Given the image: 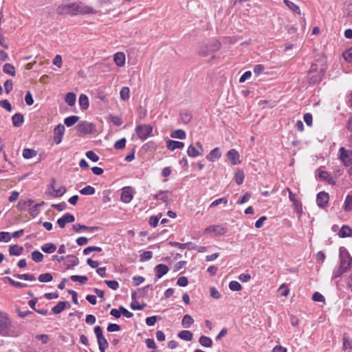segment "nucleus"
Returning <instances> with one entry per match:
<instances>
[{
    "label": "nucleus",
    "mask_w": 352,
    "mask_h": 352,
    "mask_svg": "<svg viewBox=\"0 0 352 352\" xmlns=\"http://www.w3.org/2000/svg\"><path fill=\"white\" fill-rule=\"evenodd\" d=\"M41 250L45 253L52 254L56 250V245L53 243H47L41 248Z\"/></svg>",
    "instance_id": "26"
},
{
    "label": "nucleus",
    "mask_w": 352,
    "mask_h": 352,
    "mask_svg": "<svg viewBox=\"0 0 352 352\" xmlns=\"http://www.w3.org/2000/svg\"><path fill=\"white\" fill-rule=\"evenodd\" d=\"M12 124L15 127L21 126L24 122V117L23 114L16 113L12 117Z\"/></svg>",
    "instance_id": "19"
},
{
    "label": "nucleus",
    "mask_w": 352,
    "mask_h": 352,
    "mask_svg": "<svg viewBox=\"0 0 352 352\" xmlns=\"http://www.w3.org/2000/svg\"><path fill=\"white\" fill-rule=\"evenodd\" d=\"M120 98L122 100H126L130 96V89L127 87H124L121 89L120 92Z\"/></svg>",
    "instance_id": "45"
},
{
    "label": "nucleus",
    "mask_w": 352,
    "mask_h": 352,
    "mask_svg": "<svg viewBox=\"0 0 352 352\" xmlns=\"http://www.w3.org/2000/svg\"><path fill=\"white\" fill-rule=\"evenodd\" d=\"M74 5L76 16L97 13L95 8L82 1H74Z\"/></svg>",
    "instance_id": "5"
},
{
    "label": "nucleus",
    "mask_w": 352,
    "mask_h": 352,
    "mask_svg": "<svg viewBox=\"0 0 352 352\" xmlns=\"http://www.w3.org/2000/svg\"><path fill=\"white\" fill-rule=\"evenodd\" d=\"M226 157L232 165H238L241 163L239 153L234 148L228 151Z\"/></svg>",
    "instance_id": "11"
},
{
    "label": "nucleus",
    "mask_w": 352,
    "mask_h": 352,
    "mask_svg": "<svg viewBox=\"0 0 352 352\" xmlns=\"http://www.w3.org/2000/svg\"><path fill=\"white\" fill-rule=\"evenodd\" d=\"M343 209L345 212H350L352 210V194L346 195L344 202Z\"/></svg>",
    "instance_id": "33"
},
{
    "label": "nucleus",
    "mask_w": 352,
    "mask_h": 352,
    "mask_svg": "<svg viewBox=\"0 0 352 352\" xmlns=\"http://www.w3.org/2000/svg\"><path fill=\"white\" fill-rule=\"evenodd\" d=\"M251 194L249 192H246L243 197L239 199L236 202L238 205H242L246 203L250 198Z\"/></svg>",
    "instance_id": "62"
},
{
    "label": "nucleus",
    "mask_w": 352,
    "mask_h": 352,
    "mask_svg": "<svg viewBox=\"0 0 352 352\" xmlns=\"http://www.w3.org/2000/svg\"><path fill=\"white\" fill-rule=\"evenodd\" d=\"M11 235L8 232H0V242L8 243L11 240Z\"/></svg>",
    "instance_id": "54"
},
{
    "label": "nucleus",
    "mask_w": 352,
    "mask_h": 352,
    "mask_svg": "<svg viewBox=\"0 0 352 352\" xmlns=\"http://www.w3.org/2000/svg\"><path fill=\"white\" fill-rule=\"evenodd\" d=\"M100 229V227H99V226L89 227V226H87L85 225L80 224V223H76V224L73 225V230L76 232H78V233L80 232L82 230H87L90 232H94L95 231L99 230Z\"/></svg>",
    "instance_id": "18"
},
{
    "label": "nucleus",
    "mask_w": 352,
    "mask_h": 352,
    "mask_svg": "<svg viewBox=\"0 0 352 352\" xmlns=\"http://www.w3.org/2000/svg\"><path fill=\"white\" fill-rule=\"evenodd\" d=\"M114 62L118 67H122L125 64L126 57L123 52H117L114 54Z\"/></svg>",
    "instance_id": "20"
},
{
    "label": "nucleus",
    "mask_w": 352,
    "mask_h": 352,
    "mask_svg": "<svg viewBox=\"0 0 352 352\" xmlns=\"http://www.w3.org/2000/svg\"><path fill=\"white\" fill-rule=\"evenodd\" d=\"M166 192H168V191H160L159 193L154 195V199L167 203L168 201V197L166 194Z\"/></svg>",
    "instance_id": "46"
},
{
    "label": "nucleus",
    "mask_w": 352,
    "mask_h": 352,
    "mask_svg": "<svg viewBox=\"0 0 352 352\" xmlns=\"http://www.w3.org/2000/svg\"><path fill=\"white\" fill-rule=\"evenodd\" d=\"M329 195L324 191H321L317 194L316 203L318 207L324 208L328 204Z\"/></svg>",
    "instance_id": "12"
},
{
    "label": "nucleus",
    "mask_w": 352,
    "mask_h": 352,
    "mask_svg": "<svg viewBox=\"0 0 352 352\" xmlns=\"http://www.w3.org/2000/svg\"><path fill=\"white\" fill-rule=\"evenodd\" d=\"M3 72L5 74H9L12 76L16 75L15 67L10 63H6L3 67Z\"/></svg>",
    "instance_id": "40"
},
{
    "label": "nucleus",
    "mask_w": 352,
    "mask_h": 352,
    "mask_svg": "<svg viewBox=\"0 0 352 352\" xmlns=\"http://www.w3.org/2000/svg\"><path fill=\"white\" fill-rule=\"evenodd\" d=\"M166 146L170 151H174L177 148H182L184 144L182 142L169 140L166 142Z\"/></svg>",
    "instance_id": "23"
},
{
    "label": "nucleus",
    "mask_w": 352,
    "mask_h": 352,
    "mask_svg": "<svg viewBox=\"0 0 352 352\" xmlns=\"http://www.w3.org/2000/svg\"><path fill=\"white\" fill-rule=\"evenodd\" d=\"M339 158L344 166H349L352 163V151L344 147H341L339 149Z\"/></svg>",
    "instance_id": "10"
},
{
    "label": "nucleus",
    "mask_w": 352,
    "mask_h": 352,
    "mask_svg": "<svg viewBox=\"0 0 352 352\" xmlns=\"http://www.w3.org/2000/svg\"><path fill=\"white\" fill-rule=\"evenodd\" d=\"M214 232L216 235L222 236L227 232V228L221 225L210 226L205 229V232Z\"/></svg>",
    "instance_id": "15"
},
{
    "label": "nucleus",
    "mask_w": 352,
    "mask_h": 352,
    "mask_svg": "<svg viewBox=\"0 0 352 352\" xmlns=\"http://www.w3.org/2000/svg\"><path fill=\"white\" fill-rule=\"evenodd\" d=\"M56 12L59 15L76 16L74 2L60 4L57 7Z\"/></svg>",
    "instance_id": "6"
},
{
    "label": "nucleus",
    "mask_w": 352,
    "mask_h": 352,
    "mask_svg": "<svg viewBox=\"0 0 352 352\" xmlns=\"http://www.w3.org/2000/svg\"><path fill=\"white\" fill-rule=\"evenodd\" d=\"M312 299L316 302H324L325 301L324 297L318 292L314 293Z\"/></svg>",
    "instance_id": "60"
},
{
    "label": "nucleus",
    "mask_w": 352,
    "mask_h": 352,
    "mask_svg": "<svg viewBox=\"0 0 352 352\" xmlns=\"http://www.w3.org/2000/svg\"><path fill=\"white\" fill-rule=\"evenodd\" d=\"M178 337L186 341H191L193 338V334L190 331L182 330L178 333Z\"/></svg>",
    "instance_id": "32"
},
{
    "label": "nucleus",
    "mask_w": 352,
    "mask_h": 352,
    "mask_svg": "<svg viewBox=\"0 0 352 352\" xmlns=\"http://www.w3.org/2000/svg\"><path fill=\"white\" fill-rule=\"evenodd\" d=\"M76 129L80 135L91 134L96 132V126L87 121H82L76 126Z\"/></svg>",
    "instance_id": "8"
},
{
    "label": "nucleus",
    "mask_w": 352,
    "mask_h": 352,
    "mask_svg": "<svg viewBox=\"0 0 352 352\" xmlns=\"http://www.w3.org/2000/svg\"><path fill=\"white\" fill-rule=\"evenodd\" d=\"M290 201H292L295 207L296 211L301 214L302 213V205L301 201L298 199L296 194L293 192H290V196L289 197Z\"/></svg>",
    "instance_id": "16"
},
{
    "label": "nucleus",
    "mask_w": 352,
    "mask_h": 352,
    "mask_svg": "<svg viewBox=\"0 0 352 352\" xmlns=\"http://www.w3.org/2000/svg\"><path fill=\"white\" fill-rule=\"evenodd\" d=\"M43 257V254L38 250L32 252V258L36 263L41 262Z\"/></svg>",
    "instance_id": "48"
},
{
    "label": "nucleus",
    "mask_w": 352,
    "mask_h": 352,
    "mask_svg": "<svg viewBox=\"0 0 352 352\" xmlns=\"http://www.w3.org/2000/svg\"><path fill=\"white\" fill-rule=\"evenodd\" d=\"M153 131V127L149 124H140L135 128V133L142 140H146Z\"/></svg>",
    "instance_id": "7"
},
{
    "label": "nucleus",
    "mask_w": 352,
    "mask_h": 352,
    "mask_svg": "<svg viewBox=\"0 0 352 352\" xmlns=\"http://www.w3.org/2000/svg\"><path fill=\"white\" fill-rule=\"evenodd\" d=\"M4 280H7L10 285H12L16 288H23V287H26L28 286L27 284L15 281L13 279H12L10 277H8V276L4 278Z\"/></svg>",
    "instance_id": "42"
},
{
    "label": "nucleus",
    "mask_w": 352,
    "mask_h": 352,
    "mask_svg": "<svg viewBox=\"0 0 352 352\" xmlns=\"http://www.w3.org/2000/svg\"><path fill=\"white\" fill-rule=\"evenodd\" d=\"M66 258L71 260V263L69 264H67L65 267L66 270L72 269L79 264L78 258L74 254L67 255Z\"/></svg>",
    "instance_id": "27"
},
{
    "label": "nucleus",
    "mask_w": 352,
    "mask_h": 352,
    "mask_svg": "<svg viewBox=\"0 0 352 352\" xmlns=\"http://www.w3.org/2000/svg\"><path fill=\"white\" fill-rule=\"evenodd\" d=\"M221 43L216 39L204 40L197 45V54L201 56H207L219 50Z\"/></svg>",
    "instance_id": "3"
},
{
    "label": "nucleus",
    "mask_w": 352,
    "mask_h": 352,
    "mask_svg": "<svg viewBox=\"0 0 352 352\" xmlns=\"http://www.w3.org/2000/svg\"><path fill=\"white\" fill-rule=\"evenodd\" d=\"M338 235L340 238H346L352 236V228L349 226L344 225L339 230Z\"/></svg>",
    "instance_id": "22"
},
{
    "label": "nucleus",
    "mask_w": 352,
    "mask_h": 352,
    "mask_svg": "<svg viewBox=\"0 0 352 352\" xmlns=\"http://www.w3.org/2000/svg\"><path fill=\"white\" fill-rule=\"evenodd\" d=\"M86 156L88 159L90 160L96 162L98 161L99 157L98 156L92 151H89L86 153Z\"/></svg>",
    "instance_id": "63"
},
{
    "label": "nucleus",
    "mask_w": 352,
    "mask_h": 352,
    "mask_svg": "<svg viewBox=\"0 0 352 352\" xmlns=\"http://www.w3.org/2000/svg\"><path fill=\"white\" fill-rule=\"evenodd\" d=\"M325 69L322 67L318 69L316 64H312L309 71V78L311 82L316 83L320 82L324 75Z\"/></svg>",
    "instance_id": "4"
},
{
    "label": "nucleus",
    "mask_w": 352,
    "mask_h": 352,
    "mask_svg": "<svg viewBox=\"0 0 352 352\" xmlns=\"http://www.w3.org/2000/svg\"><path fill=\"white\" fill-rule=\"evenodd\" d=\"M65 102L69 106H70V107L74 106L76 104V94L72 92L67 93L65 96Z\"/></svg>",
    "instance_id": "37"
},
{
    "label": "nucleus",
    "mask_w": 352,
    "mask_h": 352,
    "mask_svg": "<svg viewBox=\"0 0 352 352\" xmlns=\"http://www.w3.org/2000/svg\"><path fill=\"white\" fill-rule=\"evenodd\" d=\"M0 106L2 108L6 109L9 112H10L12 110V105L8 100H0Z\"/></svg>",
    "instance_id": "58"
},
{
    "label": "nucleus",
    "mask_w": 352,
    "mask_h": 352,
    "mask_svg": "<svg viewBox=\"0 0 352 352\" xmlns=\"http://www.w3.org/2000/svg\"><path fill=\"white\" fill-rule=\"evenodd\" d=\"M38 280L41 283H49L53 280V276L50 272L41 274L38 276Z\"/></svg>",
    "instance_id": "44"
},
{
    "label": "nucleus",
    "mask_w": 352,
    "mask_h": 352,
    "mask_svg": "<svg viewBox=\"0 0 352 352\" xmlns=\"http://www.w3.org/2000/svg\"><path fill=\"white\" fill-rule=\"evenodd\" d=\"M62 217L64 219L66 223H73L75 221L74 216L69 212L64 214Z\"/></svg>",
    "instance_id": "64"
},
{
    "label": "nucleus",
    "mask_w": 352,
    "mask_h": 352,
    "mask_svg": "<svg viewBox=\"0 0 352 352\" xmlns=\"http://www.w3.org/2000/svg\"><path fill=\"white\" fill-rule=\"evenodd\" d=\"M170 137L172 138L184 140L186 137V134L184 130L177 129L170 133Z\"/></svg>",
    "instance_id": "35"
},
{
    "label": "nucleus",
    "mask_w": 352,
    "mask_h": 352,
    "mask_svg": "<svg viewBox=\"0 0 352 352\" xmlns=\"http://www.w3.org/2000/svg\"><path fill=\"white\" fill-rule=\"evenodd\" d=\"M79 105L82 109H87L89 106V98L85 94H80L79 97Z\"/></svg>",
    "instance_id": "30"
},
{
    "label": "nucleus",
    "mask_w": 352,
    "mask_h": 352,
    "mask_svg": "<svg viewBox=\"0 0 352 352\" xmlns=\"http://www.w3.org/2000/svg\"><path fill=\"white\" fill-rule=\"evenodd\" d=\"M153 256V252L151 251H145L140 256V261L141 262L150 260Z\"/></svg>",
    "instance_id": "53"
},
{
    "label": "nucleus",
    "mask_w": 352,
    "mask_h": 352,
    "mask_svg": "<svg viewBox=\"0 0 352 352\" xmlns=\"http://www.w3.org/2000/svg\"><path fill=\"white\" fill-rule=\"evenodd\" d=\"M23 248L18 245H12L9 248V254L12 256H20L23 254Z\"/></svg>",
    "instance_id": "24"
},
{
    "label": "nucleus",
    "mask_w": 352,
    "mask_h": 352,
    "mask_svg": "<svg viewBox=\"0 0 352 352\" xmlns=\"http://www.w3.org/2000/svg\"><path fill=\"white\" fill-rule=\"evenodd\" d=\"M229 288L232 291L239 292V291L241 290L242 286L241 285V284L239 282H237L236 280H232L229 283Z\"/></svg>",
    "instance_id": "51"
},
{
    "label": "nucleus",
    "mask_w": 352,
    "mask_h": 352,
    "mask_svg": "<svg viewBox=\"0 0 352 352\" xmlns=\"http://www.w3.org/2000/svg\"><path fill=\"white\" fill-rule=\"evenodd\" d=\"M94 251L100 252L102 251V248L100 247H97V246H89L83 250V254L85 255H87L91 252H94Z\"/></svg>",
    "instance_id": "57"
},
{
    "label": "nucleus",
    "mask_w": 352,
    "mask_h": 352,
    "mask_svg": "<svg viewBox=\"0 0 352 352\" xmlns=\"http://www.w3.org/2000/svg\"><path fill=\"white\" fill-rule=\"evenodd\" d=\"M34 203V200L28 199L27 201H19L17 204L16 208L20 211H25L28 207L31 206Z\"/></svg>",
    "instance_id": "28"
},
{
    "label": "nucleus",
    "mask_w": 352,
    "mask_h": 352,
    "mask_svg": "<svg viewBox=\"0 0 352 352\" xmlns=\"http://www.w3.org/2000/svg\"><path fill=\"white\" fill-rule=\"evenodd\" d=\"M65 126L62 124H59L54 129V142L56 144L61 142L64 133Z\"/></svg>",
    "instance_id": "13"
},
{
    "label": "nucleus",
    "mask_w": 352,
    "mask_h": 352,
    "mask_svg": "<svg viewBox=\"0 0 352 352\" xmlns=\"http://www.w3.org/2000/svg\"><path fill=\"white\" fill-rule=\"evenodd\" d=\"M99 350L100 352H105L106 349L109 346V343L104 336L97 340Z\"/></svg>",
    "instance_id": "39"
},
{
    "label": "nucleus",
    "mask_w": 352,
    "mask_h": 352,
    "mask_svg": "<svg viewBox=\"0 0 352 352\" xmlns=\"http://www.w3.org/2000/svg\"><path fill=\"white\" fill-rule=\"evenodd\" d=\"M199 344L204 347H211L212 346V340L210 337L206 336H200L199 339Z\"/></svg>",
    "instance_id": "31"
},
{
    "label": "nucleus",
    "mask_w": 352,
    "mask_h": 352,
    "mask_svg": "<svg viewBox=\"0 0 352 352\" xmlns=\"http://www.w3.org/2000/svg\"><path fill=\"white\" fill-rule=\"evenodd\" d=\"M22 333L17 324H13L9 316L0 310V336L3 337H18Z\"/></svg>",
    "instance_id": "2"
},
{
    "label": "nucleus",
    "mask_w": 352,
    "mask_h": 352,
    "mask_svg": "<svg viewBox=\"0 0 352 352\" xmlns=\"http://www.w3.org/2000/svg\"><path fill=\"white\" fill-rule=\"evenodd\" d=\"M80 193L85 195H91L95 193V188L91 186H87L80 190Z\"/></svg>",
    "instance_id": "49"
},
{
    "label": "nucleus",
    "mask_w": 352,
    "mask_h": 352,
    "mask_svg": "<svg viewBox=\"0 0 352 352\" xmlns=\"http://www.w3.org/2000/svg\"><path fill=\"white\" fill-rule=\"evenodd\" d=\"M37 155V151L32 148H25L23 151L22 155L25 159H31Z\"/></svg>",
    "instance_id": "43"
},
{
    "label": "nucleus",
    "mask_w": 352,
    "mask_h": 352,
    "mask_svg": "<svg viewBox=\"0 0 352 352\" xmlns=\"http://www.w3.org/2000/svg\"><path fill=\"white\" fill-rule=\"evenodd\" d=\"M343 349L347 352H352V339L346 333L343 335Z\"/></svg>",
    "instance_id": "25"
},
{
    "label": "nucleus",
    "mask_w": 352,
    "mask_h": 352,
    "mask_svg": "<svg viewBox=\"0 0 352 352\" xmlns=\"http://www.w3.org/2000/svg\"><path fill=\"white\" fill-rule=\"evenodd\" d=\"M161 217H162L161 213H160L158 215H156V216H151L149 218V221H148L149 225L153 228H155L158 225V223H159V221H160Z\"/></svg>",
    "instance_id": "50"
},
{
    "label": "nucleus",
    "mask_w": 352,
    "mask_h": 352,
    "mask_svg": "<svg viewBox=\"0 0 352 352\" xmlns=\"http://www.w3.org/2000/svg\"><path fill=\"white\" fill-rule=\"evenodd\" d=\"M126 146V139L125 138H122L119 140H118L117 142H116V143L114 144V148L116 149H122L125 147Z\"/></svg>",
    "instance_id": "61"
},
{
    "label": "nucleus",
    "mask_w": 352,
    "mask_h": 352,
    "mask_svg": "<svg viewBox=\"0 0 352 352\" xmlns=\"http://www.w3.org/2000/svg\"><path fill=\"white\" fill-rule=\"evenodd\" d=\"M194 323V319L188 314L184 316L182 324L184 328H189Z\"/></svg>",
    "instance_id": "36"
},
{
    "label": "nucleus",
    "mask_w": 352,
    "mask_h": 352,
    "mask_svg": "<svg viewBox=\"0 0 352 352\" xmlns=\"http://www.w3.org/2000/svg\"><path fill=\"white\" fill-rule=\"evenodd\" d=\"M154 270L155 272V279L158 280L166 274L169 269L165 264H158L155 267Z\"/></svg>",
    "instance_id": "17"
},
{
    "label": "nucleus",
    "mask_w": 352,
    "mask_h": 352,
    "mask_svg": "<svg viewBox=\"0 0 352 352\" xmlns=\"http://www.w3.org/2000/svg\"><path fill=\"white\" fill-rule=\"evenodd\" d=\"M221 153L220 148L217 147L212 150L209 154L206 156L207 160L210 162H214L220 158Z\"/></svg>",
    "instance_id": "21"
},
{
    "label": "nucleus",
    "mask_w": 352,
    "mask_h": 352,
    "mask_svg": "<svg viewBox=\"0 0 352 352\" xmlns=\"http://www.w3.org/2000/svg\"><path fill=\"white\" fill-rule=\"evenodd\" d=\"M228 203V199L226 197H221L213 201L210 205V208H214L215 206H219L221 204H226Z\"/></svg>",
    "instance_id": "56"
},
{
    "label": "nucleus",
    "mask_w": 352,
    "mask_h": 352,
    "mask_svg": "<svg viewBox=\"0 0 352 352\" xmlns=\"http://www.w3.org/2000/svg\"><path fill=\"white\" fill-rule=\"evenodd\" d=\"M79 120V117L77 116H72L66 118L64 120V123L67 127L72 126Z\"/></svg>",
    "instance_id": "41"
},
{
    "label": "nucleus",
    "mask_w": 352,
    "mask_h": 352,
    "mask_svg": "<svg viewBox=\"0 0 352 352\" xmlns=\"http://www.w3.org/2000/svg\"><path fill=\"white\" fill-rule=\"evenodd\" d=\"M105 284L113 290H117L119 288V283L116 280H104Z\"/></svg>",
    "instance_id": "55"
},
{
    "label": "nucleus",
    "mask_w": 352,
    "mask_h": 352,
    "mask_svg": "<svg viewBox=\"0 0 352 352\" xmlns=\"http://www.w3.org/2000/svg\"><path fill=\"white\" fill-rule=\"evenodd\" d=\"M55 184V179H52L48 188V195L53 197H60L65 193L66 188L64 186H60L58 189H56L54 186Z\"/></svg>",
    "instance_id": "9"
},
{
    "label": "nucleus",
    "mask_w": 352,
    "mask_h": 352,
    "mask_svg": "<svg viewBox=\"0 0 352 352\" xmlns=\"http://www.w3.org/2000/svg\"><path fill=\"white\" fill-rule=\"evenodd\" d=\"M180 118L183 122L188 123L192 119V115L188 111H183L180 113Z\"/></svg>",
    "instance_id": "52"
},
{
    "label": "nucleus",
    "mask_w": 352,
    "mask_h": 352,
    "mask_svg": "<svg viewBox=\"0 0 352 352\" xmlns=\"http://www.w3.org/2000/svg\"><path fill=\"white\" fill-rule=\"evenodd\" d=\"M133 190L130 186H126L122 188L120 199L125 204L129 203L133 199Z\"/></svg>",
    "instance_id": "14"
},
{
    "label": "nucleus",
    "mask_w": 352,
    "mask_h": 352,
    "mask_svg": "<svg viewBox=\"0 0 352 352\" xmlns=\"http://www.w3.org/2000/svg\"><path fill=\"white\" fill-rule=\"evenodd\" d=\"M344 58L347 61V62H351L352 61V47H350L349 49L345 50L344 52H343V54H342Z\"/></svg>",
    "instance_id": "59"
},
{
    "label": "nucleus",
    "mask_w": 352,
    "mask_h": 352,
    "mask_svg": "<svg viewBox=\"0 0 352 352\" xmlns=\"http://www.w3.org/2000/svg\"><path fill=\"white\" fill-rule=\"evenodd\" d=\"M67 303V302L65 301L58 302V304L52 308V312L55 314L61 313L65 309Z\"/></svg>",
    "instance_id": "38"
},
{
    "label": "nucleus",
    "mask_w": 352,
    "mask_h": 352,
    "mask_svg": "<svg viewBox=\"0 0 352 352\" xmlns=\"http://www.w3.org/2000/svg\"><path fill=\"white\" fill-rule=\"evenodd\" d=\"M187 153L188 156L192 157H196L197 156L201 155L203 153L199 151L195 146L190 144L187 150Z\"/></svg>",
    "instance_id": "34"
},
{
    "label": "nucleus",
    "mask_w": 352,
    "mask_h": 352,
    "mask_svg": "<svg viewBox=\"0 0 352 352\" xmlns=\"http://www.w3.org/2000/svg\"><path fill=\"white\" fill-rule=\"evenodd\" d=\"M283 3L285 4V6L293 12L300 14V9L298 6L296 5L294 3L289 1V0H284Z\"/></svg>",
    "instance_id": "29"
},
{
    "label": "nucleus",
    "mask_w": 352,
    "mask_h": 352,
    "mask_svg": "<svg viewBox=\"0 0 352 352\" xmlns=\"http://www.w3.org/2000/svg\"><path fill=\"white\" fill-rule=\"evenodd\" d=\"M352 268V256L345 247L339 248L338 265L333 271L332 279L341 277Z\"/></svg>",
    "instance_id": "1"
},
{
    "label": "nucleus",
    "mask_w": 352,
    "mask_h": 352,
    "mask_svg": "<svg viewBox=\"0 0 352 352\" xmlns=\"http://www.w3.org/2000/svg\"><path fill=\"white\" fill-rule=\"evenodd\" d=\"M70 278L72 281L79 282L81 284H85L88 280V278L86 276L80 275H72Z\"/></svg>",
    "instance_id": "47"
}]
</instances>
